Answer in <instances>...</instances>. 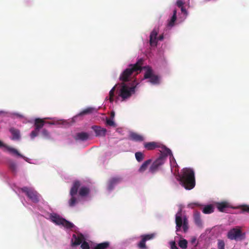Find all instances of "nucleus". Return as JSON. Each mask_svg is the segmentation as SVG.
Returning <instances> with one entry per match:
<instances>
[{
    "label": "nucleus",
    "mask_w": 249,
    "mask_h": 249,
    "mask_svg": "<svg viewBox=\"0 0 249 249\" xmlns=\"http://www.w3.org/2000/svg\"><path fill=\"white\" fill-rule=\"evenodd\" d=\"M162 151H163V154L161 155V156H164L165 157V160H166V157L168 156V155H169L170 156V158L171 159L172 158L174 161L175 162V159H174V157H173V155L172 153V152L171 151L170 149H169V148L165 147V146H163L162 147Z\"/></svg>",
    "instance_id": "obj_21"
},
{
    "label": "nucleus",
    "mask_w": 249,
    "mask_h": 249,
    "mask_svg": "<svg viewBox=\"0 0 249 249\" xmlns=\"http://www.w3.org/2000/svg\"><path fill=\"white\" fill-rule=\"evenodd\" d=\"M9 167L13 173H15L17 170V165L14 162H11L9 164Z\"/></svg>",
    "instance_id": "obj_36"
},
{
    "label": "nucleus",
    "mask_w": 249,
    "mask_h": 249,
    "mask_svg": "<svg viewBox=\"0 0 249 249\" xmlns=\"http://www.w3.org/2000/svg\"><path fill=\"white\" fill-rule=\"evenodd\" d=\"M135 158L138 162L142 161L144 159V155L141 152H137L135 153Z\"/></svg>",
    "instance_id": "obj_32"
},
{
    "label": "nucleus",
    "mask_w": 249,
    "mask_h": 249,
    "mask_svg": "<svg viewBox=\"0 0 249 249\" xmlns=\"http://www.w3.org/2000/svg\"><path fill=\"white\" fill-rule=\"evenodd\" d=\"M46 123H48L51 124H53V123L46 122L44 121L43 119L40 118H36L35 120L34 126L35 129L38 130H40L42 128Z\"/></svg>",
    "instance_id": "obj_13"
},
{
    "label": "nucleus",
    "mask_w": 249,
    "mask_h": 249,
    "mask_svg": "<svg viewBox=\"0 0 249 249\" xmlns=\"http://www.w3.org/2000/svg\"><path fill=\"white\" fill-rule=\"evenodd\" d=\"M176 231L180 230L182 227L183 231L186 232L189 228L188 220L186 216L184 215L182 217V210L180 209L176 215Z\"/></svg>",
    "instance_id": "obj_2"
},
{
    "label": "nucleus",
    "mask_w": 249,
    "mask_h": 249,
    "mask_svg": "<svg viewBox=\"0 0 249 249\" xmlns=\"http://www.w3.org/2000/svg\"><path fill=\"white\" fill-rule=\"evenodd\" d=\"M84 240V237L81 233L73 234L71 240V246L74 247L80 245Z\"/></svg>",
    "instance_id": "obj_10"
},
{
    "label": "nucleus",
    "mask_w": 249,
    "mask_h": 249,
    "mask_svg": "<svg viewBox=\"0 0 249 249\" xmlns=\"http://www.w3.org/2000/svg\"><path fill=\"white\" fill-rule=\"evenodd\" d=\"M239 208L241 209L242 213L246 212L249 213V205H242L239 207Z\"/></svg>",
    "instance_id": "obj_37"
},
{
    "label": "nucleus",
    "mask_w": 249,
    "mask_h": 249,
    "mask_svg": "<svg viewBox=\"0 0 249 249\" xmlns=\"http://www.w3.org/2000/svg\"><path fill=\"white\" fill-rule=\"evenodd\" d=\"M80 185L81 184L79 181L76 180L73 182L70 192V194L71 196H75L77 194Z\"/></svg>",
    "instance_id": "obj_15"
},
{
    "label": "nucleus",
    "mask_w": 249,
    "mask_h": 249,
    "mask_svg": "<svg viewBox=\"0 0 249 249\" xmlns=\"http://www.w3.org/2000/svg\"><path fill=\"white\" fill-rule=\"evenodd\" d=\"M4 111H0V113H4Z\"/></svg>",
    "instance_id": "obj_52"
},
{
    "label": "nucleus",
    "mask_w": 249,
    "mask_h": 249,
    "mask_svg": "<svg viewBox=\"0 0 249 249\" xmlns=\"http://www.w3.org/2000/svg\"><path fill=\"white\" fill-rule=\"evenodd\" d=\"M155 236V233H151L148 234L142 235L141 238H142L145 241L152 239Z\"/></svg>",
    "instance_id": "obj_34"
},
{
    "label": "nucleus",
    "mask_w": 249,
    "mask_h": 249,
    "mask_svg": "<svg viewBox=\"0 0 249 249\" xmlns=\"http://www.w3.org/2000/svg\"><path fill=\"white\" fill-rule=\"evenodd\" d=\"M188 242L186 239L180 240L179 241L178 245L182 249H186L187 247Z\"/></svg>",
    "instance_id": "obj_33"
},
{
    "label": "nucleus",
    "mask_w": 249,
    "mask_h": 249,
    "mask_svg": "<svg viewBox=\"0 0 249 249\" xmlns=\"http://www.w3.org/2000/svg\"><path fill=\"white\" fill-rule=\"evenodd\" d=\"M146 241L144 239L142 238L140 242L138 244V247L140 249H145L146 248V246L145 244Z\"/></svg>",
    "instance_id": "obj_35"
},
{
    "label": "nucleus",
    "mask_w": 249,
    "mask_h": 249,
    "mask_svg": "<svg viewBox=\"0 0 249 249\" xmlns=\"http://www.w3.org/2000/svg\"><path fill=\"white\" fill-rule=\"evenodd\" d=\"M42 135L46 139H49L51 138L50 133L46 129H43L42 130Z\"/></svg>",
    "instance_id": "obj_38"
},
{
    "label": "nucleus",
    "mask_w": 249,
    "mask_h": 249,
    "mask_svg": "<svg viewBox=\"0 0 249 249\" xmlns=\"http://www.w3.org/2000/svg\"><path fill=\"white\" fill-rule=\"evenodd\" d=\"M229 207V204L226 202H222L218 203L217 204V208L218 210L221 212L225 211V209Z\"/></svg>",
    "instance_id": "obj_25"
},
{
    "label": "nucleus",
    "mask_w": 249,
    "mask_h": 249,
    "mask_svg": "<svg viewBox=\"0 0 249 249\" xmlns=\"http://www.w3.org/2000/svg\"><path fill=\"white\" fill-rule=\"evenodd\" d=\"M116 86L113 87L109 92V100L110 103H112L114 101V92L116 89Z\"/></svg>",
    "instance_id": "obj_31"
},
{
    "label": "nucleus",
    "mask_w": 249,
    "mask_h": 249,
    "mask_svg": "<svg viewBox=\"0 0 249 249\" xmlns=\"http://www.w3.org/2000/svg\"><path fill=\"white\" fill-rule=\"evenodd\" d=\"M194 220L196 225L198 226L202 225V222L200 218V214L198 212H196L194 214Z\"/></svg>",
    "instance_id": "obj_24"
},
{
    "label": "nucleus",
    "mask_w": 249,
    "mask_h": 249,
    "mask_svg": "<svg viewBox=\"0 0 249 249\" xmlns=\"http://www.w3.org/2000/svg\"><path fill=\"white\" fill-rule=\"evenodd\" d=\"M130 139L135 142H141L144 140L143 136L135 132H131L129 135Z\"/></svg>",
    "instance_id": "obj_14"
},
{
    "label": "nucleus",
    "mask_w": 249,
    "mask_h": 249,
    "mask_svg": "<svg viewBox=\"0 0 249 249\" xmlns=\"http://www.w3.org/2000/svg\"><path fill=\"white\" fill-rule=\"evenodd\" d=\"M176 4L179 8H181L183 6L184 2L181 0H177Z\"/></svg>",
    "instance_id": "obj_43"
},
{
    "label": "nucleus",
    "mask_w": 249,
    "mask_h": 249,
    "mask_svg": "<svg viewBox=\"0 0 249 249\" xmlns=\"http://www.w3.org/2000/svg\"><path fill=\"white\" fill-rule=\"evenodd\" d=\"M17 116H18L19 118L23 117V116L22 115H19V114H17Z\"/></svg>",
    "instance_id": "obj_50"
},
{
    "label": "nucleus",
    "mask_w": 249,
    "mask_h": 249,
    "mask_svg": "<svg viewBox=\"0 0 249 249\" xmlns=\"http://www.w3.org/2000/svg\"><path fill=\"white\" fill-rule=\"evenodd\" d=\"M202 212L203 213L206 214L211 213L213 212V208L211 205L206 206L203 208Z\"/></svg>",
    "instance_id": "obj_29"
},
{
    "label": "nucleus",
    "mask_w": 249,
    "mask_h": 249,
    "mask_svg": "<svg viewBox=\"0 0 249 249\" xmlns=\"http://www.w3.org/2000/svg\"><path fill=\"white\" fill-rule=\"evenodd\" d=\"M8 150L11 152L13 154H16L17 155H18V156H19L20 157H23L22 155H21L18 151L17 150H16V149L15 148H10L8 149Z\"/></svg>",
    "instance_id": "obj_41"
},
{
    "label": "nucleus",
    "mask_w": 249,
    "mask_h": 249,
    "mask_svg": "<svg viewBox=\"0 0 249 249\" xmlns=\"http://www.w3.org/2000/svg\"><path fill=\"white\" fill-rule=\"evenodd\" d=\"M144 79L149 78V81L153 84H159V79L157 75L153 74L152 70L151 68L148 67L144 75Z\"/></svg>",
    "instance_id": "obj_9"
},
{
    "label": "nucleus",
    "mask_w": 249,
    "mask_h": 249,
    "mask_svg": "<svg viewBox=\"0 0 249 249\" xmlns=\"http://www.w3.org/2000/svg\"><path fill=\"white\" fill-rule=\"evenodd\" d=\"M106 124L110 126H115V124L112 119L107 118Z\"/></svg>",
    "instance_id": "obj_39"
},
{
    "label": "nucleus",
    "mask_w": 249,
    "mask_h": 249,
    "mask_svg": "<svg viewBox=\"0 0 249 249\" xmlns=\"http://www.w3.org/2000/svg\"><path fill=\"white\" fill-rule=\"evenodd\" d=\"M177 11L176 9L174 10L173 15L168 22V25L169 26H173L174 25L175 22L177 19Z\"/></svg>",
    "instance_id": "obj_28"
},
{
    "label": "nucleus",
    "mask_w": 249,
    "mask_h": 249,
    "mask_svg": "<svg viewBox=\"0 0 249 249\" xmlns=\"http://www.w3.org/2000/svg\"><path fill=\"white\" fill-rule=\"evenodd\" d=\"M89 193V190L88 187H82L79 191V195L81 196H85Z\"/></svg>",
    "instance_id": "obj_27"
},
{
    "label": "nucleus",
    "mask_w": 249,
    "mask_h": 249,
    "mask_svg": "<svg viewBox=\"0 0 249 249\" xmlns=\"http://www.w3.org/2000/svg\"><path fill=\"white\" fill-rule=\"evenodd\" d=\"M165 161V157L164 156H160L152 163L149 168V172L154 174L159 170L160 167L164 163Z\"/></svg>",
    "instance_id": "obj_8"
},
{
    "label": "nucleus",
    "mask_w": 249,
    "mask_h": 249,
    "mask_svg": "<svg viewBox=\"0 0 249 249\" xmlns=\"http://www.w3.org/2000/svg\"><path fill=\"white\" fill-rule=\"evenodd\" d=\"M135 72L138 74L137 71L132 66H130V65H129L128 67L125 69L121 74L119 77L120 80L124 83V82L129 81L131 78L133 73Z\"/></svg>",
    "instance_id": "obj_7"
},
{
    "label": "nucleus",
    "mask_w": 249,
    "mask_h": 249,
    "mask_svg": "<svg viewBox=\"0 0 249 249\" xmlns=\"http://www.w3.org/2000/svg\"><path fill=\"white\" fill-rule=\"evenodd\" d=\"M143 59L140 58L135 64H130V66H132L137 71V73H138L142 70V66L143 64Z\"/></svg>",
    "instance_id": "obj_20"
},
{
    "label": "nucleus",
    "mask_w": 249,
    "mask_h": 249,
    "mask_svg": "<svg viewBox=\"0 0 249 249\" xmlns=\"http://www.w3.org/2000/svg\"><path fill=\"white\" fill-rule=\"evenodd\" d=\"M109 246V243L108 242H104L97 244L94 248V249H107Z\"/></svg>",
    "instance_id": "obj_26"
},
{
    "label": "nucleus",
    "mask_w": 249,
    "mask_h": 249,
    "mask_svg": "<svg viewBox=\"0 0 249 249\" xmlns=\"http://www.w3.org/2000/svg\"><path fill=\"white\" fill-rule=\"evenodd\" d=\"M39 130L35 129V130H33L30 133V137L32 139H34L36 137L39 133Z\"/></svg>",
    "instance_id": "obj_40"
},
{
    "label": "nucleus",
    "mask_w": 249,
    "mask_h": 249,
    "mask_svg": "<svg viewBox=\"0 0 249 249\" xmlns=\"http://www.w3.org/2000/svg\"><path fill=\"white\" fill-rule=\"evenodd\" d=\"M171 249H178L175 242H173L171 246Z\"/></svg>",
    "instance_id": "obj_47"
},
{
    "label": "nucleus",
    "mask_w": 249,
    "mask_h": 249,
    "mask_svg": "<svg viewBox=\"0 0 249 249\" xmlns=\"http://www.w3.org/2000/svg\"><path fill=\"white\" fill-rule=\"evenodd\" d=\"M180 184L186 190H191L196 185L195 173L192 169L183 168L178 176Z\"/></svg>",
    "instance_id": "obj_1"
},
{
    "label": "nucleus",
    "mask_w": 249,
    "mask_h": 249,
    "mask_svg": "<svg viewBox=\"0 0 249 249\" xmlns=\"http://www.w3.org/2000/svg\"><path fill=\"white\" fill-rule=\"evenodd\" d=\"M163 39V35H160V36L158 37V38H157V41L158 40H162Z\"/></svg>",
    "instance_id": "obj_49"
},
{
    "label": "nucleus",
    "mask_w": 249,
    "mask_h": 249,
    "mask_svg": "<svg viewBox=\"0 0 249 249\" xmlns=\"http://www.w3.org/2000/svg\"><path fill=\"white\" fill-rule=\"evenodd\" d=\"M136 86L129 87L126 84L124 83H121V88L118 93V96L122 98V100L129 98L133 93L135 92Z\"/></svg>",
    "instance_id": "obj_4"
},
{
    "label": "nucleus",
    "mask_w": 249,
    "mask_h": 249,
    "mask_svg": "<svg viewBox=\"0 0 249 249\" xmlns=\"http://www.w3.org/2000/svg\"><path fill=\"white\" fill-rule=\"evenodd\" d=\"M10 133L12 135V140L14 141H18L20 139V131L19 130L12 127L9 129Z\"/></svg>",
    "instance_id": "obj_16"
},
{
    "label": "nucleus",
    "mask_w": 249,
    "mask_h": 249,
    "mask_svg": "<svg viewBox=\"0 0 249 249\" xmlns=\"http://www.w3.org/2000/svg\"><path fill=\"white\" fill-rule=\"evenodd\" d=\"M152 160L149 159L145 161L139 169V172L142 173L146 170L148 166L151 163Z\"/></svg>",
    "instance_id": "obj_23"
},
{
    "label": "nucleus",
    "mask_w": 249,
    "mask_h": 249,
    "mask_svg": "<svg viewBox=\"0 0 249 249\" xmlns=\"http://www.w3.org/2000/svg\"><path fill=\"white\" fill-rule=\"evenodd\" d=\"M143 145L144 147L148 150H154L159 147L158 143L155 142H144Z\"/></svg>",
    "instance_id": "obj_17"
},
{
    "label": "nucleus",
    "mask_w": 249,
    "mask_h": 249,
    "mask_svg": "<svg viewBox=\"0 0 249 249\" xmlns=\"http://www.w3.org/2000/svg\"><path fill=\"white\" fill-rule=\"evenodd\" d=\"M91 128L95 133L96 137H104L107 133V129L98 125H93Z\"/></svg>",
    "instance_id": "obj_11"
},
{
    "label": "nucleus",
    "mask_w": 249,
    "mask_h": 249,
    "mask_svg": "<svg viewBox=\"0 0 249 249\" xmlns=\"http://www.w3.org/2000/svg\"><path fill=\"white\" fill-rule=\"evenodd\" d=\"M158 29L155 28L153 30L150 35V44L151 46H156L157 45Z\"/></svg>",
    "instance_id": "obj_12"
},
{
    "label": "nucleus",
    "mask_w": 249,
    "mask_h": 249,
    "mask_svg": "<svg viewBox=\"0 0 249 249\" xmlns=\"http://www.w3.org/2000/svg\"><path fill=\"white\" fill-rule=\"evenodd\" d=\"M22 192L25 193L29 198L34 203H37L39 200V195L32 188L24 187L21 189Z\"/></svg>",
    "instance_id": "obj_6"
},
{
    "label": "nucleus",
    "mask_w": 249,
    "mask_h": 249,
    "mask_svg": "<svg viewBox=\"0 0 249 249\" xmlns=\"http://www.w3.org/2000/svg\"><path fill=\"white\" fill-rule=\"evenodd\" d=\"M115 116V112L114 111H112L110 113V119H113Z\"/></svg>",
    "instance_id": "obj_48"
},
{
    "label": "nucleus",
    "mask_w": 249,
    "mask_h": 249,
    "mask_svg": "<svg viewBox=\"0 0 249 249\" xmlns=\"http://www.w3.org/2000/svg\"><path fill=\"white\" fill-rule=\"evenodd\" d=\"M170 164H171V167H174V166H176V164H177L176 161H175V162L174 160L172 158H171V159L170 158Z\"/></svg>",
    "instance_id": "obj_44"
},
{
    "label": "nucleus",
    "mask_w": 249,
    "mask_h": 249,
    "mask_svg": "<svg viewBox=\"0 0 249 249\" xmlns=\"http://www.w3.org/2000/svg\"><path fill=\"white\" fill-rule=\"evenodd\" d=\"M227 236L228 239L231 240L242 241L246 238V233L242 231L240 227H236L231 229Z\"/></svg>",
    "instance_id": "obj_3"
},
{
    "label": "nucleus",
    "mask_w": 249,
    "mask_h": 249,
    "mask_svg": "<svg viewBox=\"0 0 249 249\" xmlns=\"http://www.w3.org/2000/svg\"><path fill=\"white\" fill-rule=\"evenodd\" d=\"M89 135L87 132H80L76 134L75 139L76 140H80L82 141H85L89 139Z\"/></svg>",
    "instance_id": "obj_18"
},
{
    "label": "nucleus",
    "mask_w": 249,
    "mask_h": 249,
    "mask_svg": "<svg viewBox=\"0 0 249 249\" xmlns=\"http://www.w3.org/2000/svg\"><path fill=\"white\" fill-rule=\"evenodd\" d=\"M71 198L69 200V205L70 207H73L77 203L78 201L75 196H71Z\"/></svg>",
    "instance_id": "obj_30"
},
{
    "label": "nucleus",
    "mask_w": 249,
    "mask_h": 249,
    "mask_svg": "<svg viewBox=\"0 0 249 249\" xmlns=\"http://www.w3.org/2000/svg\"><path fill=\"white\" fill-rule=\"evenodd\" d=\"M121 181V178L119 177H114L111 178L109 181L108 188L111 190L114 184L119 183Z\"/></svg>",
    "instance_id": "obj_22"
},
{
    "label": "nucleus",
    "mask_w": 249,
    "mask_h": 249,
    "mask_svg": "<svg viewBox=\"0 0 249 249\" xmlns=\"http://www.w3.org/2000/svg\"><path fill=\"white\" fill-rule=\"evenodd\" d=\"M189 207L192 208H194L195 206H199V205L197 203H194L189 204Z\"/></svg>",
    "instance_id": "obj_45"
},
{
    "label": "nucleus",
    "mask_w": 249,
    "mask_h": 249,
    "mask_svg": "<svg viewBox=\"0 0 249 249\" xmlns=\"http://www.w3.org/2000/svg\"><path fill=\"white\" fill-rule=\"evenodd\" d=\"M3 146V143L2 142L0 141V147H1Z\"/></svg>",
    "instance_id": "obj_51"
},
{
    "label": "nucleus",
    "mask_w": 249,
    "mask_h": 249,
    "mask_svg": "<svg viewBox=\"0 0 249 249\" xmlns=\"http://www.w3.org/2000/svg\"><path fill=\"white\" fill-rule=\"evenodd\" d=\"M180 9H181L182 13H183L184 15H187V11L184 6L181 7L180 8Z\"/></svg>",
    "instance_id": "obj_46"
},
{
    "label": "nucleus",
    "mask_w": 249,
    "mask_h": 249,
    "mask_svg": "<svg viewBox=\"0 0 249 249\" xmlns=\"http://www.w3.org/2000/svg\"><path fill=\"white\" fill-rule=\"evenodd\" d=\"M81 248L82 249H89L90 247L89 243L87 242L84 241L82 243Z\"/></svg>",
    "instance_id": "obj_42"
},
{
    "label": "nucleus",
    "mask_w": 249,
    "mask_h": 249,
    "mask_svg": "<svg viewBox=\"0 0 249 249\" xmlns=\"http://www.w3.org/2000/svg\"><path fill=\"white\" fill-rule=\"evenodd\" d=\"M50 218L52 221L55 223L56 225H61L67 229H71L74 226L72 223L61 217L56 213H51L50 215Z\"/></svg>",
    "instance_id": "obj_5"
},
{
    "label": "nucleus",
    "mask_w": 249,
    "mask_h": 249,
    "mask_svg": "<svg viewBox=\"0 0 249 249\" xmlns=\"http://www.w3.org/2000/svg\"><path fill=\"white\" fill-rule=\"evenodd\" d=\"M96 111V110L94 107H87V108L84 109L83 110H82L78 115H77L75 117L82 116L87 115V114H90Z\"/></svg>",
    "instance_id": "obj_19"
}]
</instances>
